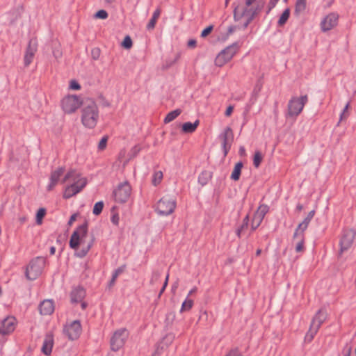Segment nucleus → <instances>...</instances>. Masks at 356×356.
Listing matches in <instances>:
<instances>
[{
  "label": "nucleus",
  "mask_w": 356,
  "mask_h": 356,
  "mask_svg": "<svg viewBox=\"0 0 356 356\" xmlns=\"http://www.w3.org/2000/svg\"><path fill=\"white\" fill-rule=\"evenodd\" d=\"M307 0H297L295 5V13L298 15L306 8Z\"/></svg>",
  "instance_id": "cd10ccee"
},
{
  "label": "nucleus",
  "mask_w": 356,
  "mask_h": 356,
  "mask_svg": "<svg viewBox=\"0 0 356 356\" xmlns=\"http://www.w3.org/2000/svg\"><path fill=\"white\" fill-rule=\"evenodd\" d=\"M248 217L246 216L244 220H243V225L241 226V228L238 229L237 231H236V234L238 237H241V233H242V231L243 229H244V227H246L247 225H248Z\"/></svg>",
  "instance_id": "79ce46f5"
},
{
  "label": "nucleus",
  "mask_w": 356,
  "mask_h": 356,
  "mask_svg": "<svg viewBox=\"0 0 356 356\" xmlns=\"http://www.w3.org/2000/svg\"><path fill=\"white\" fill-rule=\"evenodd\" d=\"M37 42H30L24 57V62L26 66H29L33 61L35 54L37 51Z\"/></svg>",
  "instance_id": "a211bd4d"
},
{
  "label": "nucleus",
  "mask_w": 356,
  "mask_h": 356,
  "mask_svg": "<svg viewBox=\"0 0 356 356\" xmlns=\"http://www.w3.org/2000/svg\"><path fill=\"white\" fill-rule=\"evenodd\" d=\"M356 232L352 229L343 231L341 238L340 240L341 252L349 249L354 241Z\"/></svg>",
  "instance_id": "4468645a"
},
{
  "label": "nucleus",
  "mask_w": 356,
  "mask_h": 356,
  "mask_svg": "<svg viewBox=\"0 0 356 356\" xmlns=\"http://www.w3.org/2000/svg\"><path fill=\"white\" fill-rule=\"evenodd\" d=\"M233 140L232 131L229 127H227L224 131L222 135V145L225 155H226L230 149L231 143Z\"/></svg>",
  "instance_id": "6ab92c4d"
},
{
  "label": "nucleus",
  "mask_w": 356,
  "mask_h": 356,
  "mask_svg": "<svg viewBox=\"0 0 356 356\" xmlns=\"http://www.w3.org/2000/svg\"><path fill=\"white\" fill-rule=\"evenodd\" d=\"M63 172L64 169L63 168H58L51 173L49 183L47 186V190L48 191H51L54 188L63 175Z\"/></svg>",
  "instance_id": "f3484780"
},
{
  "label": "nucleus",
  "mask_w": 356,
  "mask_h": 356,
  "mask_svg": "<svg viewBox=\"0 0 356 356\" xmlns=\"http://www.w3.org/2000/svg\"><path fill=\"white\" fill-rule=\"evenodd\" d=\"M161 14V10L160 8H157L153 13V15L147 24V29L148 30H153L155 27V25L156 24L157 19H159Z\"/></svg>",
  "instance_id": "393cba45"
},
{
  "label": "nucleus",
  "mask_w": 356,
  "mask_h": 356,
  "mask_svg": "<svg viewBox=\"0 0 356 356\" xmlns=\"http://www.w3.org/2000/svg\"><path fill=\"white\" fill-rule=\"evenodd\" d=\"M53 54L56 58H59L61 56V52L59 50L54 51Z\"/></svg>",
  "instance_id": "13d9d810"
},
{
  "label": "nucleus",
  "mask_w": 356,
  "mask_h": 356,
  "mask_svg": "<svg viewBox=\"0 0 356 356\" xmlns=\"http://www.w3.org/2000/svg\"><path fill=\"white\" fill-rule=\"evenodd\" d=\"M132 45L133 43L131 38L129 35L126 36L122 42V46L124 49H129L130 48H131Z\"/></svg>",
  "instance_id": "e433bc0d"
},
{
  "label": "nucleus",
  "mask_w": 356,
  "mask_h": 356,
  "mask_svg": "<svg viewBox=\"0 0 356 356\" xmlns=\"http://www.w3.org/2000/svg\"><path fill=\"white\" fill-rule=\"evenodd\" d=\"M99 119V111L97 105L91 102L86 105L81 111V123L87 129H94Z\"/></svg>",
  "instance_id": "7ed1b4c3"
},
{
  "label": "nucleus",
  "mask_w": 356,
  "mask_h": 356,
  "mask_svg": "<svg viewBox=\"0 0 356 356\" xmlns=\"http://www.w3.org/2000/svg\"><path fill=\"white\" fill-rule=\"evenodd\" d=\"M104 207V203L102 202H98L95 203L93 207V213L96 216L101 213Z\"/></svg>",
  "instance_id": "c9c22d12"
},
{
  "label": "nucleus",
  "mask_w": 356,
  "mask_h": 356,
  "mask_svg": "<svg viewBox=\"0 0 356 356\" xmlns=\"http://www.w3.org/2000/svg\"><path fill=\"white\" fill-rule=\"evenodd\" d=\"M242 168L243 163L241 162L236 163L233 169V171L231 174L230 177L232 179H233L234 181H238L239 179Z\"/></svg>",
  "instance_id": "a878e982"
},
{
  "label": "nucleus",
  "mask_w": 356,
  "mask_h": 356,
  "mask_svg": "<svg viewBox=\"0 0 356 356\" xmlns=\"http://www.w3.org/2000/svg\"><path fill=\"white\" fill-rule=\"evenodd\" d=\"M133 151H134L135 153H137L139 151V149L137 147H134Z\"/></svg>",
  "instance_id": "774afa93"
},
{
  "label": "nucleus",
  "mask_w": 356,
  "mask_h": 356,
  "mask_svg": "<svg viewBox=\"0 0 356 356\" xmlns=\"http://www.w3.org/2000/svg\"><path fill=\"white\" fill-rule=\"evenodd\" d=\"M302 209H303V206H302L301 204H298L296 206V210H297L298 211H301Z\"/></svg>",
  "instance_id": "680f3d73"
},
{
  "label": "nucleus",
  "mask_w": 356,
  "mask_h": 356,
  "mask_svg": "<svg viewBox=\"0 0 356 356\" xmlns=\"http://www.w3.org/2000/svg\"><path fill=\"white\" fill-rule=\"evenodd\" d=\"M129 332L126 328L116 330L110 340L111 348L113 351H118L125 344L129 338Z\"/></svg>",
  "instance_id": "9d476101"
},
{
  "label": "nucleus",
  "mask_w": 356,
  "mask_h": 356,
  "mask_svg": "<svg viewBox=\"0 0 356 356\" xmlns=\"http://www.w3.org/2000/svg\"><path fill=\"white\" fill-rule=\"evenodd\" d=\"M177 284H174L172 286V292L175 293L176 290H177Z\"/></svg>",
  "instance_id": "69168bd1"
},
{
  "label": "nucleus",
  "mask_w": 356,
  "mask_h": 356,
  "mask_svg": "<svg viewBox=\"0 0 356 356\" xmlns=\"http://www.w3.org/2000/svg\"><path fill=\"white\" fill-rule=\"evenodd\" d=\"M263 160V155L259 151L256 152L253 158V164L256 168H258Z\"/></svg>",
  "instance_id": "f704fd0d"
},
{
  "label": "nucleus",
  "mask_w": 356,
  "mask_h": 356,
  "mask_svg": "<svg viewBox=\"0 0 356 356\" xmlns=\"http://www.w3.org/2000/svg\"><path fill=\"white\" fill-rule=\"evenodd\" d=\"M161 273L158 271H155L152 273V277L150 280V283L152 284H154L160 278Z\"/></svg>",
  "instance_id": "a19ab883"
},
{
  "label": "nucleus",
  "mask_w": 356,
  "mask_h": 356,
  "mask_svg": "<svg viewBox=\"0 0 356 356\" xmlns=\"http://www.w3.org/2000/svg\"><path fill=\"white\" fill-rule=\"evenodd\" d=\"M233 110H234V106H229L227 109H226V111H225V115L227 117H229L232 115V112H233Z\"/></svg>",
  "instance_id": "8fccbe9b"
},
{
  "label": "nucleus",
  "mask_w": 356,
  "mask_h": 356,
  "mask_svg": "<svg viewBox=\"0 0 356 356\" xmlns=\"http://www.w3.org/2000/svg\"><path fill=\"white\" fill-rule=\"evenodd\" d=\"M77 216H78L77 213H74L73 215L71 216L70 220L68 222V225L70 226H71L74 223V222L76 220Z\"/></svg>",
  "instance_id": "3c124183"
},
{
  "label": "nucleus",
  "mask_w": 356,
  "mask_h": 356,
  "mask_svg": "<svg viewBox=\"0 0 356 356\" xmlns=\"http://www.w3.org/2000/svg\"><path fill=\"white\" fill-rule=\"evenodd\" d=\"M239 154L241 156H244L245 154V149L243 147H241L239 149Z\"/></svg>",
  "instance_id": "052dcab7"
},
{
  "label": "nucleus",
  "mask_w": 356,
  "mask_h": 356,
  "mask_svg": "<svg viewBox=\"0 0 356 356\" xmlns=\"http://www.w3.org/2000/svg\"><path fill=\"white\" fill-rule=\"evenodd\" d=\"M86 296V292L83 288H76L71 293V300L74 302H81Z\"/></svg>",
  "instance_id": "5701e85b"
},
{
  "label": "nucleus",
  "mask_w": 356,
  "mask_h": 356,
  "mask_svg": "<svg viewBox=\"0 0 356 356\" xmlns=\"http://www.w3.org/2000/svg\"><path fill=\"white\" fill-rule=\"evenodd\" d=\"M238 49L239 46L237 43H233L232 44L227 47L216 56L214 60L215 65L218 67L224 66L233 58Z\"/></svg>",
  "instance_id": "1a4fd4ad"
},
{
  "label": "nucleus",
  "mask_w": 356,
  "mask_h": 356,
  "mask_svg": "<svg viewBox=\"0 0 356 356\" xmlns=\"http://www.w3.org/2000/svg\"><path fill=\"white\" fill-rule=\"evenodd\" d=\"M196 45V41L194 40H191L188 42V46L190 47H195Z\"/></svg>",
  "instance_id": "4d7b16f0"
},
{
  "label": "nucleus",
  "mask_w": 356,
  "mask_h": 356,
  "mask_svg": "<svg viewBox=\"0 0 356 356\" xmlns=\"http://www.w3.org/2000/svg\"><path fill=\"white\" fill-rule=\"evenodd\" d=\"M111 222L115 225H118L119 224V221H120V217H119V215L118 213H114L111 216Z\"/></svg>",
  "instance_id": "a18cd8bd"
},
{
  "label": "nucleus",
  "mask_w": 356,
  "mask_h": 356,
  "mask_svg": "<svg viewBox=\"0 0 356 356\" xmlns=\"http://www.w3.org/2000/svg\"><path fill=\"white\" fill-rule=\"evenodd\" d=\"M255 0H246L245 1V5L247 6H250V5L252 4V3Z\"/></svg>",
  "instance_id": "e2e57ef3"
},
{
  "label": "nucleus",
  "mask_w": 356,
  "mask_h": 356,
  "mask_svg": "<svg viewBox=\"0 0 356 356\" xmlns=\"http://www.w3.org/2000/svg\"><path fill=\"white\" fill-rule=\"evenodd\" d=\"M226 356H243L237 350H230Z\"/></svg>",
  "instance_id": "de8ad7c7"
},
{
  "label": "nucleus",
  "mask_w": 356,
  "mask_h": 356,
  "mask_svg": "<svg viewBox=\"0 0 356 356\" xmlns=\"http://www.w3.org/2000/svg\"><path fill=\"white\" fill-rule=\"evenodd\" d=\"M268 211V207L266 205H261L254 214L252 220V229H256L261 223L265 215Z\"/></svg>",
  "instance_id": "2eb2a0df"
},
{
  "label": "nucleus",
  "mask_w": 356,
  "mask_h": 356,
  "mask_svg": "<svg viewBox=\"0 0 356 356\" xmlns=\"http://www.w3.org/2000/svg\"><path fill=\"white\" fill-rule=\"evenodd\" d=\"M352 352L351 346H346L343 350L344 356H350Z\"/></svg>",
  "instance_id": "09e8293b"
},
{
  "label": "nucleus",
  "mask_w": 356,
  "mask_h": 356,
  "mask_svg": "<svg viewBox=\"0 0 356 356\" xmlns=\"http://www.w3.org/2000/svg\"><path fill=\"white\" fill-rule=\"evenodd\" d=\"M181 113V109H175L170 112L164 119L165 123H169L177 118Z\"/></svg>",
  "instance_id": "7c9ffc66"
},
{
  "label": "nucleus",
  "mask_w": 356,
  "mask_h": 356,
  "mask_svg": "<svg viewBox=\"0 0 356 356\" xmlns=\"http://www.w3.org/2000/svg\"><path fill=\"white\" fill-rule=\"evenodd\" d=\"M95 17L98 19H105L108 17V13L104 10H99L95 13Z\"/></svg>",
  "instance_id": "ea45409f"
},
{
  "label": "nucleus",
  "mask_w": 356,
  "mask_h": 356,
  "mask_svg": "<svg viewBox=\"0 0 356 356\" xmlns=\"http://www.w3.org/2000/svg\"><path fill=\"white\" fill-rule=\"evenodd\" d=\"M83 104L82 98L76 95H65L60 100V108L66 115L76 113Z\"/></svg>",
  "instance_id": "39448f33"
},
{
  "label": "nucleus",
  "mask_w": 356,
  "mask_h": 356,
  "mask_svg": "<svg viewBox=\"0 0 356 356\" xmlns=\"http://www.w3.org/2000/svg\"><path fill=\"white\" fill-rule=\"evenodd\" d=\"M122 272L121 270L120 269H118L115 270V272L114 273V274L113 275V278H112V282H114L115 280H116V278L118 277V276L119 275V274Z\"/></svg>",
  "instance_id": "5fc2aeb1"
},
{
  "label": "nucleus",
  "mask_w": 356,
  "mask_h": 356,
  "mask_svg": "<svg viewBox=\"0 0 356 356\" xmlns=\"http://www.w3.org/2000/svg\"><path fill=\"white\" fill-rule=\"evenodd\" d=\"M53 345L54 339L52 335H47L43 341L42 352L46 355H49L51 353Z\"/></svg>",
  "instance_id": "4be33fe9"
},
{
  "label": "nucleus",
  "mask_w": 356,
  "mask_h": 356,
  "mask_svg": "<svg viewBox=\"0 0 356 356\" xmlns=\"http://www.w3.org/2000/svg\"><path fill=\"white\" fill-rule=\"evenodd\" d=\"M338 13L332 12L323 17L320 22V28L322 32H327L334 29L339 22Z\"/></svg>",
  "instance_id": "f8f14e48"
},
{
  "label": "nucleus",
  "mask_w": 356,
  "mask_h": 356,
  "mask_svg": "<svg viewBox=\"0 0 356 356\" xmlns=\"http://www.w3.org/2000/svg\"><path fill=\"white\" fill-rule=\"evenodd\" d=\"M46 215V209L44 208H40L38 210L36 213V223L40 225L42 223V219Z\"/></svg>",
  "instance_id": "473e14b6"
},
{
  "label": "nucleus",
  "mask_w": 356,
  "mask_h": 356,
  "mask_svg": "<svg viewBox=\"0 0 356 356\" xmlns=\"http://www.w3.org/2000/svg\"><path fill=\"white\" fill-rule=\"evenodd\" d=\"M193 300L186 297V300L183 302L181 305L180 312L182 313L184 312L189 311L193 307Z\"/></svg>",
  "instance_id": "2f4dec72"
},
{
  "label": "nucleus",
  "mask_w": 356,
  "mask_h": 356,
  "mask_svg": "<svg viewBox=\"0 0 356 356\" xmlns=\"http://www.w3.org/2000/svg\"><path fill=\"white\" fill-rule=\"evenodd\" d=\"M163 172L161 171H156L154 173L152 177V184L154 186L159 184L163 179Z\"/></svg>",
  "instance_id": "72a5a7b5"
},
{
  "label": "nucleus",
  "mask_w": 356,
  "mask_h": 356,
  "mask_svg": "<svg viewBox=\"0 0 356 356\" xmlns=\"http://www.w3.org/2000/svg\"><path fill=\"white\" fill-rule=\"evenodd\" d=\"M326 318V312L321 309L316 314V315L313 318L311 325L313 326H317V328L319 329L323 323L325 321Z\"/></svg>",
  "instance_id": "412c9836"
},
{
  "label": "nucleus",
  "mask_w": 356,
  "mask_h": 356,
  "mask_svg": "<svg viewBox=\"0 0 356 356\" xmlns=\"http://www.w3.org/2000/svg\"><path fill=\"white\" fill-rule=\"evenodd\" d=\"M213 30V26H209L208 27H207L206 29H204L202 33H201V36L202 38H205L207 37L208 35H209L211 33V32Z\"/></svg>",
  "instance_id": "37998d69"
},
{
  "label": "nucleus",
  "mask_w": 356,
  "mask_h": 356,
  "mask_svg": "<svg viewBox=\"0 0 356 356\" xmlns=\"http://www.w3.org/2000/svg\"><path fill=\"white\" fill-rule=\"evenodd\" d=\"M55 252H56V248L54 247H51L50 248V254L51 255L54 254H55Z\"/></svg>",
  "instance_id": "0e129e2a"
},
{
  "label": "nucleus",
  "mask_w": 356,
  "mask_h": 356,
  "mask_svg": "<svg viewBox=\"0 0 356 356\" xmlns=\"http://www.w3.org/2000/svg\"><path fill=\"white\" fill-rule=\"evenodd\" d=\"M199 125V120H196L194 123L190 122H185L182 124L181 130L185 134L193 133Z\"/></svg>",
  "instance_id": "b1692460"
},
{
  "label": "nucleus",
  "mask_w": 356,
  "mask_h": 356,
  "mask_svg": "<svg viewBox=\"0 0 356 356\" xmlns=\"http://www.w3.org/2000/svg\"><path fill=\"white\" fill-rule=\"evenodd\" d=\"M197 287H196V286H195V287H193V289H191L189 291V292H188V295H187V297L189 298V297H190L191 296H192L193 293H195L197 291Z\"/></svg>",
  "instance_id": "6e6d98bb"
},
{
  "label": "nucleus",
  "mask_w": 356,
  "mask_h": 356,
  "mask_svg": "<svg viewBox=\"0 0 356 356\" xmlns=\"http://www.w3.org/2000/svg\"><path fill=\"white\" fill-rule=\"evenodd\" d=\"M93 243L94 238L88 236L86 222L76 229L70 240V247L76 250V254L79 257H85L92 247Z\"/></svg>",
  "instance_id": "f257e3e1"
},
{
  "label": "nucleus",
  "mask_w": 356,
  "mask_h": 356,
  "mask_svg": "<svg viewBox=\"0 0 356 356\" xmlns=\"http://www.w3.org/2000/svg\"><path fill=\"white\" fill-rule=\"evenodd\" d=\"M107 141H108V137L104 136L99 142L98 149L100 151L105 149V148L106 147Z\"/></svg>",
  "instance_id": "4c0bfd02"
},
{
  "label": "nucleus",
  "mask_w": 356,
  "mask_h": 356,
  "mask_svg": "<svg viewBox=\"0 0 356 356\" xmlns=\"http://www.w3.org/2000/svg\"><path fill=\"white\" fill-rule=\"evenodd\" d=\"M131 194V187L130 184L125 181L118 185L113 191V196L115 202L118 203H125L129 199Z\"/></svg>",
  "instance_id": "9b49d317"
},
{
  "label": "nucleus",
  "mask_w": 356,
  "mask_h": 356,
  "mask_svg": "<svg viewBox=\"0 0 356 356\" xmlns=\"http://www.w3.org/2000/svg\"><path fill=\"white\" fill-rule=\"evenodd\" d=\"M177 207L176 198L172 195L162 197L156 203L155 211L158 215L166 216L172 214Z\"/></svg>",
  "instance_id": "423d86ee"
},
{
  "label": "nucleus",
  "mask_w": 356,
  "mask_h": 356,
  "mask_svg": "<svg viewBox=\"0 0 356 356\" xmlns=\"http://www.w3.org/2000/svg\"><path fill=\"white\" fill-rule=\"evenodd\" d=\"M348 107H349V104H347L346 106H345L344 109H343V111L342 113V114L341 115V120L343 118V116L345 115V113L347 111V110L348 109Z\"/></svg>",
  "instance_id": "bf43d9fd"
},
{
  "label": "nucleus",
  "mask_w": 356,
  "mask_h": 356,
  "mask_svg": "<svg viewBox=\"0 0 356 356\" xmlns=\"http://www.w3.org/2000/svg\"><path fill=\"white\" fill-rule=\"evenodd\" d=\"M307 102V95L291 97L287 104L286 117L296 118L301 113Z\"/></svg>",
  "instance_id": "0eeeda50"
},
{
  "label": "nucleus",
  "mask_w": 356,
  "mask_h": 356,
  "mask_svg": "<svg viewBox=\"0 0 356 356\" xmlns=\"http://www.w3.org/2000/svg\"><path fill=\"white\" fill-rule=\"evenodd\" d=\"M72 182V184L65 187L63 192L65 199L79 193L87 184V180L75 170L68 172L64 177L63 182Z\"/></svg>",
  "instance_id": "f03ea898"
},
{
  "label": "nucleus",
  "mask_w": 356,
  "mask_h": 356,
  "mask_svg": "<svg viewBox=\"0 0 356 356\" xmlns=\"http://www.w3.org/2000/svg\"><path fill=\"white\" fill-rule=\"evenodd\" d=\"M54 311V305L51 300H46L41 302L40 305V312L42 315L51 314Z\"/></svg>",
  "instance_id": "aec40b11"
},
{
  "label": "nucleus",
  "mask_w": 356,
  "mask_h": 356,
  "mask_svg": "<svg viewBox=\"0 0 356 356\" xmlns=\"http://www.w3.org/2000/svg\"><path fill=\"white\" fill-rule=\"evenodd\" d=\"M211 178V175L208 171L202 172L198 177V182L202 186L206 185Z\"/></svg>",
  "instance_id": "bb28decb"
},
{
  "label": "nucleus",
  "mask_w": 356,
  "mask_h": 356,
  "mask_svg": "<svg viewBox=\"0 0 356 356\" xmlns=\"http://www.w3.org/2000/svg\"><path fill=\"white\" fill-rule=\"evenodd\" d=\"M69 88L72 90H79L81 89V86L76 81L71 80L69 83Z\"/></svg>",
  "instance_id": "58836bf2"
},
{
  "label": "nucleus",
  "mask_w": 356,
  "mask_h": 356,
  "mask_svg": "<svg viewBox=\"0 0 356 356\" xmlns=\"http://www.w3.org/2000/svg\"><path fill=\"white\" fill-rule=\"evenodd\" d=\"M319 329L317 328V326L310 325L309 330L307 332L305 337V340L307 342H311L314 339V336L316 334Z\"/></svg>",
  "instance_id": "c756f323"
},
{
  "label": "nucleus",
  "mask_w": 356,
  "mask_h": 356,
  "mask_svg": "<svg viewBox=\"0 0 356 356\" xmlns=\"http://www.w3.org/2000/svg\"><path fill=\"white\" fill-rule=\"evenodd\" d=\"M261 249H258V250H257V252H256V255H257V256H259V255H260V254H261Z\"/></svg>",
  "instance_id": "338daca9"
},
{
  "label": "nucleus",
  "mask_w": 356,
  "mask_h": 356,
  "mask_svg": "<svg viewBox=\"0 0 356 356\" xmlns=\"http://www.w3.org/2000/svg\"><path fill=\"white\" fill-rule=\"evenodd\" d=\"M163 352V347L158 346L151 356H161Z\"/></svg>",
  "instance_id": "49530a36"
},
{
  "label": "nucleus",
  "mask_w": 356,
  "mask_h": 356,
  "mask_svg": "<svg viewBox=\"0 0 356 356\" xmlns=\"http://www.w3.org/2000/svg\"><path fill=\"white\" fill-rule=\"evenodd\" d=\"M17 321L13 316H8L1 321V335L10 334L15 329Z\"/></svg>",
  "instance_id": "dca6fc26"
},
{
  "label": "nucleus",
  "mask_w": 356,
  "mask_h": 356,
  "mask_svg": "<svg viewBox=\"0 0 356 356\" xmlns=\"http://www.w3.org/2000/svg\"><path fill=\"white\" fill-rule=\"evenodd\" d=\"M277 2H278V1H277V0H270V1L269 4H268V12L275 6V5Z\"/></svg>",
  "instance_id": "603ef678"
},
{
  "label": "nucleus",
  "mask_w": 356,
  "mask_h": 356,
  "mask_svg": "<svg viewBox=\"0 0 356 356\" xmlns=\"http://www.w3.org/2000/svg\"><path fill=\"white\" fill-rule=\"evenodd\" d=\"M168 279H169V274H167L166 277H165V282L163 283V287L161 288L159 293V298L161 297V296L162 295V293L164 292V291L165 290L167 286H168Z\"/></svg>",
  "instance_id": "c03bdc74"
},
{
  "label": "nucleus",
  "mask_w": 356,
  "mask_h": 356,
  "mask_svg": "<svg viewBox=\"0 0 356 356\" xmlns=\"http://www.w3.org/2000/svg\"><path fill=\"white\" fill-rule=\"evenodd\" d=\"M315 215V211L312 210L309 212L307 216L304 218L302 222L299 223L297 228L295 230L293 234V239L296 241V251L297 252H301L304 250V232L307 229L309 224L310 223L312 219L314 218Z\"/></svg>",
  "instance_id": "20e7f679"
},
{
  "label": "nucleus",
  "mask_w": 356,
  "mask_h": 356,
  "mask_svg": "<svg viewBox=\"0 0 356 356\" xmlns=\"http://www.w3.org/2000/svg\"><path fill=\"white\" fill-rule=\"evenodd\" d=\"M82 329L79 321H74L66 324L64 327V333L70 340H74L79 337Z\"/></svg>",
  "instance_id": "ddd939ff"
},
{
  "label": "nucleus",
  "mask_w": 356,
  "mask_h": 356,
  "mask_svg": "<svg viewBox=\"0 0 356 356\" xmlns=\"http://www.w3.org/2000/svg\"><path fill=\"white\" fill-rule=\"evenodd\" d=\"M241 8L240 7H236L235 9H234V17H237L238 15L241 17L244 15L243 13H241L240 10H241Z\"/></svg>",
  "instance_id": "864d4df0"
},
{
  "label": "nucleus",
  "mask_w": 356,
  "mask_h": 356,
  "mask_svg": "<svg viewBox=\"0 0 356 356\" xmlns=\"http://www.w3.org/2000/svg\"><path fill=\"white\" fill-rule=\"evenodd\" d=\"M290 13H291V10H290V8H286L284 10V12L280 17L278 22H277V24L279 26H283L286 24V22H287V20L289 18Z\"/></svg>",
  "instance_id": "c85d7f7f"
},
{
  "label": "nucleus",
  "mask_w": 356,
  "mask_h": 356,
  "mask_svg": "<svg viewBox=\"0 0 356 356\" xmlns=\"http://www.w3.org/2000/svg\"><path fill=\"white\" fill-rule=\"evenodd\" d=\"M45 264L46 259L44 257H38L33 259L26 268V278L30 280L37 279L42 274Z\"/></svg>",
  "instance_id": "6e6552de"
}]
</instances>
